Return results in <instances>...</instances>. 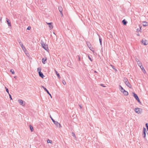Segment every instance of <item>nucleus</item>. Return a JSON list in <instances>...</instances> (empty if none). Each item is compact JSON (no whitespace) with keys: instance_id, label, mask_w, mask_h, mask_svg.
Segmentation results:
<instances>
[{"instance_id":"nucleus-1","label":"nucleus","mask_w":148,"mask_h":148,"mask_svg":"<svg viewBox=\"0 0 148 148\" xmlns=\"http://www.w3.org/2000/svg\"><path fill=\"white\" fill-rule=\"evenodd\" d=\"M134 111L138 114H140L142 112V109L140 108H135Z\"/></svg>"},{"instance_id":"nucleus-2","label":"nucleus","mask_w":148,"mask_h":148,"mask_svg":"<svg viewBox=\"0 0 148 148\" xmlns=\"http://www.w3.org/2000/svg\"><path fill=\"white\" fill-rule=\"evenodd\" d=\"M142 42L144 45H147L148 44V41L145 39L142 40Z\"/></svg>"},{"instance_id":"nucleus-3","label":"nucleus","mask_w":148,"mask_h":148,"mask_svg":"<svg viewBox=\"0 0 148 148\" xmlns=\"http://www.w3.org/2000/svg\"><path fill=\"white\" fill-rule=\"evenodd\" d=\"M42 47L44 48L45 50L47 51L48 50V46L47 45H43L42 46Z\"/></svg>"},{"instance_id":"nucleus-4","label":"nucleus","mask_w":148,"mask_h":148,"mask_svg":"<svg viewBox=\"0 0 148 148\" xmlns=\"http://www.w3.org/2000/svg\"><path fill=\"white\" fill-rule=\"evenodd\" d=\"M54 123L57 127H59L60 128V127H61L60 124L57 121H55L54 122Z\"/></svg>"},{"instance_id":"nucleus-5","label":"nucleus","mask_w":148,"mask_h":148,"mask_svg":"<svg viewBox=\"0 0 148 148\" xmlns=\"http://www.w3.org/2000/svg\"><path fill=\"white\" fill-rule=\"evenodd\" d=\"M18 101L20 103V104L23 106H25V103H23V101L22 100H18Z\"/></svg>"},{"instance_id":"nucleus-6","label":"nucleus","mask_w":148,"mask_h":148,"mask_svg":"<svg viewBox=\"0 0 148 148\" xmlns=\"http://www.w3.org/2000/svg\"><path fill=\"white\" fill-rule=\"evenodd\" d=\"M42 87L44 89V90L47 92V93L49 95V96L51 97V98H52V96H51V94L49 92L48 90L45 88L44 86H42Z\"/></svg>"},{"instance_id":"nucleus-7","label":"nucleus","mask_w":148,"mask_h":148,"mask_svg":"<svg viewBox=\"0 0 148 148\" xmlns=\"http://www.w3.org/2000/svg\"><path fill=\"white\" fill-rule=\"evenodd\" d=\"M58 9H59V10L62 16V17L63 16V14L62 12V8L61 7H59L58 8Z\"/></svg>"},{"instance_id":"nucleus-8","label":"nucleus","mask_w":148,"mask_h":148,"mask_svg":"<svg viewBox=\"0 0 148 148\" xmlns=\"http://www.w3.org/2000/svg\"><path fill=\"white\" fill-rule=\"evenodd\" d=\"M121 92H122L125 95L127 96L128 94V92L125 90H123V91Z\"/></svg>"},{"instance_id":"nucleus-9","label":"nucleus","mask_w":148,"mask_h":148,"mask_svg":"<svg viewBox=\"0 0 148 148\" xmlns=\"http://www.w3.org/2000/svg\"><path fill=\"white\" fill-rule=\"evenodd\" d=\"M125 84L126 85V86L128 87L129 88H131V86L128 81L127 82H125Z\"/></svg>"},{"instance_id":"nucleus-10","label":"nucleus","mask_w":148,"mask_h":148,"mask_svg":"<svg viewBox=\"0 0 148 148\" xmlns=\"http://www.w3.org/2000/svg\"><path fill=\"white\" fill-rule=\"evenodd\" d=\"M38 73H39V75L40 77H41L42 78H44V75L42 73V72H38Z\"/></svg>"},{"instance_id":"nucleus-11","label":"nucleus","mask_w":148,"mask_h":148,"mask_svg":"<svg viewBox=\"0 0 148 148\" xmlns=\"http://www.w3.org/2000/svg\"><path fill=\"white\" fill-rule=\"evenodd\" d=\"M47 58H43L42 60V62L44 64H45L46 63L45 61L47 60Z\"/></svg>"},{"instance_id":"nucleus-12","label":"nucleus","mask_w":148,"mask_h":148,"mask_svg":"<svg viewBox=\"0 0 148 148\" xmlns=\"http://www.w3.org/2000/svg\"><path fill=\"white\" fill-rule=\"evenodd\" d=\"M133 96L134 97V98H135V99H138V97L137 96V95L135 93H133Z\"/></svg>"},{"instance_id":"nucleus-13","label":"nucleus","mask_w":148,"mask_h":148,"mask_svg":"<svg viewBox=\"0 0 148 148\" xmlns=\"http://www.w3.org/2000/svg\"><path fill=\"white\" fill-rule=\"evenodd\" d=\"M6 21L7 22V23H8V26L11 27V24L10 22H9L8 19L7 18H6Z\"/></svg>"},{"instance_id":"nucleus-14","label":"nucleus","mask_w":148,"mask_h":148,"mask_svg":"<svg viewBox=\"0 0 148 148\" xmlns=\"http://www.w3.org/2000/svg\"><path fill=\"white\" fill-rule=\"evenodd\" d=\"M143 25L144 26H146L148 25V23L147 22L143 21Z\"/></svg>"},{"instance_id":"nucleus-15","label":"nucleus","mask_w":148,"mask_h":148,"mask_svg":"<svg viewBox=\"0 0 148 148\" xmlns=\"http://www.w3.org/2000/svg\"><path fill=\"white\" fill-rule=\"evenodd\" d=\"M147 132V131L146 130H143V137L144 138H145L146 137V132Z\"/></svg>"},{"instance_id":"nucleus-16","label":"nucleus","mask_w":148,"mask_h":148,"mask_svg":"<svg viewBox=\"0 0 148 148\" xmlns=\"http://www.w3.org/2000/svg\"><path fill=\"white\" fill-rule=\"evenodd\" d=\"M47 23L49 25V27L50 29H52L53 28V26L51 25V23Z\"/></svg>"},{"instance_id":"nucleus-17","label":"nucleus","mask_w":148,"mask_h":148,"mask_svg":"<svg viewBox=\"0 0 148 148\" xmlns=\"http://www.w3.org/2000/svg\"><path fill=\"white\" fill-rule=\"evenodd\" d=\"M122 22L123 25H125L127 23V21H126L125 19L122 21Z\"/></svg>"},{"instance_id":"nucleus-18","label":"nucleus","mask_w":148,"mask_h":148,"mask_svg":"<svg viewBox=\"0 0 148 148\" xmlns=\"http://www.w3.org/2000/svg\"><path fill=\"white\" fill-rule=\"evenodd\" d=\"M55 72H56L57 75V76L59 78H60V76L59 74V73H58V72H57V71L56 70H55Z\"/></svg>"},{"instance_id":"nucleus-19","label":"nucleus","mask_w":148,"mask_h":148,"mask_svg":"<svg viewBox=\"0 0 148 148\" xmlns=\"http://www.w3.org/2000/svg\"><path fill=\"white\" fill-rule=\"evenodd\" d=\"M137 63L139 66L142 65L141 63L139 61V60H138V61H137Z\"/></svg>"},{"instance_id":"nucleus-20","label":"nucleus","mask_w":148,"mask_h":148,"mask_svg":"<svg viewBox=\"0 0 148 148\" xmlns=\"http://www.w3.org/2000/svg\"><path fill=\"white\" fill-rule=\"evenodd\" d=\"M72 135L73 136L74 138L76 139V137L75 136V133L73 132H72Z\"/></svg>"},{"instance_id":"nucleus-21","label":"nucleus","mask_w":148,"mask_h":148,"mask_svg":"<svg viewBox=\"0 0 148 148\" xmlns=\"http://www.w3.org/2000/svg\"><path fill=\"white\" fill-rule=\"evenodd\" d=\"M123 81L124 82V83H125V82H127L128 81L126 78H124Z\"/></svg>"},{"instance_id":"nucleus-22","label":"nucleus","mask_w":148,"mask_h":148,"mask_svg":"<svg viewBox=\"0 0 148 148\" xmlns=\"http://www.w3.org/2000/svg\"><path fill=\"white\" fill-rule=\"evenodd\" d=\"M86 44L87 45L88 47L90 48V46L91 45L90 44L89 42H86Z\"/></svg>"},{"instance_id":"nucleus-23","label":"nucleus","mask_w":148,"mask_h":148,"mask_svg":"<svg viewBox=\"0 0 148 148\" xmlns=\"http://www.w3.org/2000/svg\"><path fill=\"white\" fill-rule=\"evenodd\" d=\"M41 69L40 68H37V71H38V72H41Z\"/></svg>"},{"instance_id":"nucleus-24","label":"nucleus","mask_w":148,"mask_h":148,"mask_svg":"<svg viewBox=\"0 0 148 148\" xmlns=\"http://www.w3.org/2000/svg\"><path fill=\"white\" fill-rule=\"evenodd\" d=\"M47 142L48 143H51L52 142L51 140H49V139H48L47 140Z\"/></svg>"},{"instance_id":"nucleus-25","label":"nucleus","mask_w":148,"mask_h":148,"mask_svg":"<svg viewBox=\"0 0 148 148\" xmlns=\"http://www.w3.org/2000/svg\"><path fill=\"white\" fill-rule=\"evenodd\" d=\"M40 43L42 46L43 45L45 44L44 43V42H43V41H42V40H41V41Z\"/></svg>"},{"instance_id":"nucleus-26","label":"nucleus","mask_w":148,"mask_h":148,"mask_svg":"<svg viewBox=\"0 0 148 148\" xmlns=\"http://www.w3.org/2000/svg\"><path fill=\"white\" fill-rule=\"evenodd\" d=\"M99 42H100V45H101V44H102V40H101V38L100 37H99Z\"/></svg>"},{"instance_id":"nucleus-27","label":"nucleus","mask_w":148,"mask_h":148,"mask_svg":"<svg viewBox=\"0 0 148 148\" xmlns=\"http://www.w3.org/2000/svg\"><path fill=\"white\" fill-rule=\"evenodd\" d=\"M10 72L12 73V74H14V70L12 69L10 70Z\"/></svg>"},{"instance_id":"nucleus-28","label":"nucleus","mask_w":148,"mask_h":148,"mask_svg":"<svg viewBox=\"0 0 148 148\" xmlns=\"http://www.w3.org/2000/svg\"><path fill=\"white\" fill-rule=\"evenodd\" d=\"M62 82L64 85H65L66 84V82L64 81V80H62Z\"/></svg>"},{"instance_id":"nucleus-29","label":"nucleus","mask_w":148,"mask_h":148,"mask_svg":"<svg viewBox=\"0 0 148 148\" xmlns=\"http://www.w3.org/2000/svg\"><path fill=\"white\" fill-rule=\"evenodd\" d=\"M21 47L22 48V49L23 50H24V49H25V48L24 47V46H23V45H22L21 46Z\"/></svg>"},{"instance_id":"nucleus-30","label":"nucleus","mask_w":148,"mask_h":148,"mask_svg":"<svg viewBox=\"0 0 148 148\" xmlns=\"http://www.w3.org/2000/svg\"><path fill=\"white\" fill-rule=\"evenodd\" d=\"M140 68L141 69L142 71H143L144 69V68L143 67V66L142 65L141 66H140Z\"/></svg>"},{"instance_id":"nucleus-31","label":"nucleus","mask_w":148,"mask_h":148,"mask_svg":"<svg viewBox=\"0 0 148 148\" xmlns=\"http://www.w3.org/2000/svg\"><path fill=\"white\" fill-rule=\"evenodd\" d=\"M5 88L6 89V91L8 93V94H9V91H8V89L6 87H5Z\"/></svg>"},{"instance_id":"nucleus-32","label":"nucleus","mask_w":148,"mask_h":148,"mask_svg":"<svg viewBox=\"0 0 148 148\" xmlns=\"http://www.w3.org/2000/svg\"><path fill=\"white\" fill-rule=\"evenodd\" d=\"M120 91H121V92H122L123 91V90H124V89L122 87H121V88H120Z\"/></svg>"},{"instance_id":"nucleus-33","label":"nucleus","mask_w":148,"mask_h":148,"mask_svg":"<svg viewBox=\"0 0 148 148\" xmlns=\"http://www.w3.org/2000/svg\"><path fill=\"white\" fill-rule=\"evenodd\" d=\"M29 127H30V130H33V127L32 126H31V125H29Z\"/></svg>"},{"instance_id":"nucleus-34","label":"nucleus","mask_w":148,"mask_h":148,"mask_svg":"<svg viewBox=\"0 0 148 148\" xmlns=\"http://www.w3.org/2000/svg\"><path fill=\"white\" fill-rule=\"evenodd\" d=\"M145 126L147 129V130H148V124L147 123H146Z\"/></svg>"},{"instance_id":"nucleus-35","label":"nucleus","mask_w":148,"mask_h":148,"mask_svg":"<svg viewBox=\"0 0 148 148\" xmlns=\"http://www.w3.org/2000/svg\"><path fill=\"white\" fill-rule=\"evenodd\" d=\"M50 116V117L51 118V120H52V121H53V122L54 123V122L55 121H54V120L53 118H52V117H51V116Z\"/></svg>"},{"instance_id":"nucleus-36","label":"nucleus","mask_w":148,"mask_h":148,"mask_svg":"<svg viewBox=\"0 0 148 148\" xmlns=\"http://www.w3.org/2000/svg\"><path fill=\"white\" fill-rule=\"evenodd\" d=\"M9 97H10V100H12V96H11V95L10 94H9Z\"/></svg>"},{"instance_id":"nucleus-37","label":"nucleus","mask_w":148,"mask_h":148,"mask_svg":"<svg viewBox=\"0 0 148 148\" xmlns=\"http://www.w3.org/2000/svg\"><path fill=\"white\" fill-rule=\"evenodd\" d=\"M136 100L138 101L139 103H140V100L139 99V98H138V99H136Z\"/></svg>"},{"instance_id":"nucleus-38","label":"nucleus","mask_w":148,"mask_h":148,"mask_svg":"<svg viewBox=\"0 0 148 148\" xmlns=\"http://www.w3.org/2000/svg\"><path fill=\"white\" fill-rule=\"evenodd\" d=\"M19 43L21 46L23 45L22 43L21 42H19Z\"/></svg>"},{"instance_id":"nucleus-39","label":"nucleus","mask_w":148,"mask_h":148,"mask_svg":"<svg viewBox=\"0 0 148 148\" xmlns=\"http://www.w3.org/2000/svg\"><path fill=\"white\" fill-rule=\"evenodd\" d=\"M88 58L91 61H92V60L91 59V58H90V57L89 56H88Z\"/></svg>"},{"instance_id":"nucleus-40","label":"nucleus","mask_w":148,"mask_h":148,"mask_svg":"<svg viewBox=\"0 0 148 148\" xmlns=\"http://www.w3.org/2000/svg\"><path fill=\"white\" fill-rule=\"evenodd\" d=\"M143 72L145 73H146V71H145V69H144L143 71Z\"/></svg>"},{"instance_id":"nucleus-41","label":"nucleus","mask_w":148,"mask_h":148,"mask_svg":"<svg viewBox=\"0 0 148 148\" xmlns=\"http://www.w3.org/2000/svg\"><path fill=\"white\" fill-rule=\"evenodd\" d=\"M100 85H101V86H103V87H105V86H104V84H100Z\"/></svg>"},{"instance_id":"nucleus-42","label":"nucleus","mask_w":148,"mask_h":148,"mask_svg":"<svg viewBox=\"0 0 148 148\" xmlns=\"http://www.w3.org/2000/svg\"><path fill=\"white\" fill-rule=\"evenodd\" d=\"M30 28L31 27H30L29 26L27 28V29L30 30Z\"/></svg>"},{"instance_id":"nucleus-43","label":"nucleus","mask_w":148,"mask_h":148,"mask_svg":"<svg viewBox=\"0 0 148 148\" xmlns=\"http://www.w3.org/2000/svg\"><path fill=\"white\" fill-rule=\"evenodd\" d=\"M78 56V57L79 60V61H80V57L79 56Z\"/></svg>"},{"instance_id":"nucleus-44","label":"nucleus","mask_w":148,"mask_h":148,"mask_svg":"<svg viewBox=\"0 0 148 148\" xmlns=\"http://www.w3.org/2000/svg\"><path fill=\"white\" fill-rule=\"evenodd\" d=\"M18 42L19 43V42H21L20 39L18 40Z\"/></svg>"},{"instance_id":"nucleus-45","label":"nucleus","mask_w":148,"mask_h":148,"mask_svg":"<svg viewBox=\"0 0 148 148\" xmlns=\"http://www.w3.org/2000/svg\"><path fill=\"white\" fill-rule=\"evenodd\" d=\"M111 66L112 67V68L113 69H114V67L113 66V65H111Z\"/></svg>"},{"instance_id":"nucleus-46","label":"nucleus","mask_w":148,"mask_h":148,"mask_svg":"<svg viewBox=\"0 0 148 148\" xmlns=\"http://www.w3.org/2000/svg\"><path fill=\"white\" fill-rule=\"evenodd\" d=\"M136 61L137 62V61H138V60H139L138 59H137V58H136Z\"/></svg>"},{"instance_id":"nucleus-47","label":"nucleus","mask_w":148,"mask_h":148,"mask_svg":"<svg viewBox=\"0 0 148 148\" xmlns=\"http://www.w3.org/2000/svg\"><path fill=\"white\" fill-rule=\"evenodd\" d=\"M79 106L81 108H82V106L81 105H80Z\"/></svg>"},{"instance_id":"nucleus-48","label":"nucleus","mask_w":148,"mask_h":148,"mask_svg":"<svg viewBox=\"0 0 148 148\" xmlns=\"http://www.w3.org/2000/svg\"><path fill=\"white\" fill-rule=\"evenodd\" d=\"M143 129V130H146V129L145 128V127H144Z\"/></svg>"},{"instance_id":"nucleus-49","label":"nucleus","mask_w":148,"mask_h":148,"mask_svg":"<svg viewBox=\"0 0 148 148\" xmlns=\"http://www.w3.org/2000/svg\"><path fill=\"white\" fill-rule=\"evenodd\" d=\"M1 20H2V18H1L0 19V21H1Z\"/></svg>"},{"instance_id":"nucleus-50","label":"nucleus","mask_w":148,"mask_h":148,"mask_svg":"<svg viewBox=\"0 0 148 148\" xmlns=\"http://www.w3.org/2000/svg\"><path fill=\"white\" fill-rule=\"evenodd\" d=\"M94 72H95V73H97V72H96V71H94Z\"/></svg>"},{"instance_id":"nucleus-51","label":"nucleus","mask_w":148,"mask_h":148,"mask_svg":"<svg viewBox=\"0 0 148 148\" xmlns=\"http://www.w3.org/2000/svg\"><path fill=\"white\" fill-rule=\"evenodd\" d=\"M119 87L121 88V87H122L121 85H119Z\"/></svg>"},{"instance_id":"nucleus-52","label":"nucleus","mask_w":148,"mask_h":148,"mask_svg":"<svg viewBox=\"0 0 148 148\" xmlns=\"http://www.w3.org/2000/svg\"><path fill=\"white\" fill-rule=\"evenodd\" d=\"M31 130V132H33V131L34 130Z\"/></svg>"},{"instance_id":"nucleus-53","label":"nucleus","mask_w":148,"mask_h":148,"mask_svg":"<svg viewBox=\"0 0 148 148\" xmlns=\"http://www.w3.org/2000/svg\"><path fill=\"white\" fill-rule=\"evenodd\" d=\"M137 35L139 36V34H137Z\"/></svg>"}]
</instances>
